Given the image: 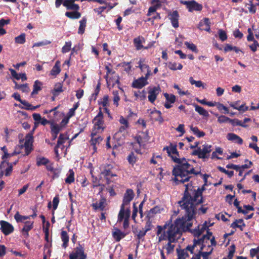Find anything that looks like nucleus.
Instances as JSON below:
<instances>
[{
  "mask_svg": "<svg viewBox=\"0 0 259 259\" xmlns=\"http://www.w3.org/2000/svg\"><path fill=\"white\" fill-rule=\"evenodd\" d=\"M24 224V226L22 228L21 232H29L33 227V222L26 221Z\"/></svg>",
  "mask_w": 259,
  "mask_h": 259,
  "instance_id": "c03bdc74",
  "label": "nucleus"
},
{
  "mask_svg": "<svg viewBox=\"0 0 259 259\" xmlns=\"http://www.w3.org/2000/svg\"><path fill=\"white\" fill-rule=\"evenodd\" d=\"M212 233L210 232V230H207L206 234L203 235L200 238L197 239L195 238L194 239L193 245L187 246L186 249L189 250L192 254L194 253L195 248L198 245H201V249H204V248L208 244V241H209L210 238L212 237Z\"/></svg>",
  "mask_w": 259,
  "mask_h": 259,
  "instance_id": "39448f33",
  "label": "nucleus"
},
{
  "mask_svg": "<svg viewBox=\"0 0 259 259\" xmlns=\"http://www.w3.org/2000/svg\"><path fill=\"white\" fill-rule=\"evenodd\" d=\"M152 228V221L150 219H147V221H146L145 228H143V229H144L145 231L147 232L148 231L151 230Z\"/></svg>",
  "mask_w": 259,
  "mask_h": 259,
  "instance_id": "e2e57ef3",
  "label": "nucleus"
},
{
  "mask_svg": "<svg viewBox=\"0 0 259 259\" xmlns=\"http://www.w3.org/2000/svg\"><path fill=\"white\" fill-rule=\"evenodd\" d=\"M15 42L19 44H24L26 41L25 34L22 33L15 38Z\"/></svg>",
  "mask_w": 259,
  "mask_h": 259,
  "instance_id": "3c124183",
  "label": "nucleus"
},
{
  "mask_svg": "<svg viewBox=\"0 0 259 259\" xmlns=\"http://www.w3.org/2000/svg\"><path fill=\"white\" fill-rule=\"evenodd\" d=\"M230 120V118L224 115L219 116L218 118V121L220 123H225L227 122H229Z\"/></svg>",
  "mask_w": 259,
  "mask_h": 259,
  "instance_id": "0e129e2a",
  "label": "nucleus"
},
{
  "mask_svg": "<svg viewBox=\"0 0 259 259\" xmlns=\"http://www.w3.org/2000/svg\"><path fill=\"white\" fill-rule=\"evenodd\" d=\"M194 107L195 111L200 115H202L206 117L209 116L208 112L204 108L196 104L194 105Z\"/></svg>",
  "mask_w": 259,
  "mask_h": 259,
  "instance_id": "72a5a7b5",
  "label": "nucleus"
},
{
  "mask_svg": "<svg viewBox=\"0 0 259 259\" xmlns=\"http://www.w3.org/2000/svg\"><path fill=\"white\" fill-rule=\"evenodd\" d=\"M168 67L172 70H181L183 68V65L181 64H178L177 66V64L175 62H169L168 64Z\"/></svg>",
  "mask_w": 259,
  "mask_h": 259,
  "instance_id": "09e8293b",
  "label": "nucleus"
},
{
  "mask_svg": "<svg viewBox=\"0 0 259 259\" xmlns=\"http://www.w3.org/2000/svg\"><path fill=\"white\" fill-rule=\"evenodd\" d=\"M187 250L186 248L185 249H177V252L178 255L177 259H186L187 257L189 256V254L187 253ZM188 251H189L188 250Z\"/></svg>",
  "mask_w": 259,
  "mask_h": 259,
  "instance_id": "e433bc0d",
  "label": "nucleus"
},
{
  "mask_svg": "<svg viewBox=\"0 0 259 259\" xmlns=\"http://www.w3.org/2000/svg\"><path fill=\"white\" fill-rule=\"evenodd\" d=\"M74 181V172L71 169L69 170V175L65 180V182L67 184H71Z\"/></svg>",
  "mask_w": 259,
  "mask_h": 259,
  "instance_id": "ea45409f",
  "label": "nucleus"
},
{
  "mask_svg": "<svg viewBox=\"0 0 259 259\" xmlns=\"http://www.w3.org/2000/svg\"><path fill=\"white\" fill-rule=\"evenodd\" d=\"M211 145L205 144L203 145V148L201 149L200 147H198V149L194 150L192 152V155H197L199 158L205 159L208 158L209 157V154L211 151Z\"/></svg>",
  "mask_w": 259,
  "mask_h": 259,
  "instance_id": "6e6552de",
  "label": "nucleus"
},
{
  "mask_svg": "<svg viewBox=\"0 0 259 259\" xmlns=\"http://www.w3.org/2000/svg\"><path fill=\"white\" fill-rule=\"evenodd\" d=\"M14 218L17 223L23 222L24 221L30 219V217L22 215L17 211L15 215Z\"/></svg>",
  "mask_w": 259,
  "mask_h": 259,
  "instance_id": "79ce46f5",
  "label": "nucleus"
},
{
  "mask_svg": "<svg viewBox=\"0 0 259 259\" xmlns=\"http://www.w3.org/2000/svg\"><path fill=\"white\" fill-rule=\"evenodd\" d=\"M208 247L210 249L209 251H202V256L203 259H209V256L213 252V247H210V246H208Z\"/></svg>",
  "mask_w": 259,
  "mask_h": 259,
  "instance_id": "6e6d98bb",
  "label": "nucleus"
},
{
  "mask_svg": "<svg viewBox=\"0 0 259 259\" xmlns=\"http://www.w3.org/2000/svg\"><path fill=\"white\" fill-rule=\"evenodd\" d=\"M50 163V161L49 159L42 156L36 157V165L40 166L41 165H47V164Z\"/></svg>",
  "mask_w": 259,
  "mask_h": 259,
  "instance_id": "473e14b6",
  "label": "nucleus"
},
{
  "mask_svg": "<svg viewBox=\"0 0 259 259\" xmlns=\"http://www.w3.org/2000/svg\"><path fill=\"white\" fill-rule=\"evenodd\" d=\"M161 92V89L159 86H155L153 87H149L148 88V96L149 101L153 103L156 100L157 95Z\"/></svg>",
  "mask_w": 259,
  "mask_h": 259,
  "instance_id": "a211bd4d",
  "label": "nucleus"
},
{
  "mask_svg": "<svg viewBox=\"0 0 259 259\" xmlns=\"http://www.w3.org/2000/svg\"><path fill=\"white\" fill-rule=\"evenodd\" d=\"M218 34L219 38L222 41H224L227 39V35L226 32L222 30V29H219L218 31Z\"/></svg>",
  "mask_w": 259,
  "mask_h": 259,
  "instance_id": "bf43d9fd",
  "label": "nucleus"
},
{
  "mask_svg": "<svg viewBox=\"0 0 259 259\" xmlns=\"http://www.w3.org/2000/svg\"><path fill=\"white\" fill-rule=\"evenodd\" d=\"M137 159V157L135 156L133 152H131L127 157V160L128 163L132 166H134V165L136 163Z\"/></svg>",
  "mask_w": 259,
  "mask_h": 259,
  "instance_id": "37998d69",
  "label": "nucleus"
},
{
  "mask_svg": "<svg viewBox=\"0 0 259 259\" xmlns=\"http://www.w3.org/2000/svg\"><path fill=\"white\" fill-rule=\"evenodd\" d=\"M131 215V209L130 206L126 208L125 210L124 216L123 218L124 221L123 227L124 229H127L129 227V218Z\"/></svg>",
  "mask_w": 259,
  "mask_h": 259,
  "instance_id": "c85d7f7f",
  "label": "nucleus"
},
{
  "mask_svg": "<svg viewBox=\"0 0 259 259\" xmlns=\"http://www.w3.org/2000/svg\"><path fill=\"white\" fill-rule=\"evenodd\" d=\"M68 139V137L67 135L60 134L57 141V147H60V145L64 144Z\"/></svg>",
  "mask_w": 259,
  "mask_h": 259,
  "instance_id": "a19ab883",
  "label": "nucleus"
},
{
  "mask_svg": "<svg viewBox=\"0 0 259 259\" xmlns=\"http://www.w3.org/2000/svg\"><path fill=\"white\" fill-rule=\"evenodd\" d=\"M217 107L220 111L222 112L223 110H224L223 113L224 114H228L229 113V109H228L227 107L225 106L223 104L218 102Z\"/></svg>",
  "mask_w": 259,
  "mask_h": 259,
  "instance_id": "052dcab7",
  "label": "nucleus"
},
{
  "mask_svg": "<svg viewBox=\"0 0 259 259\" xmlns=\"http://www.w3.org/2000/svg\"><path fill=\"white\" fill-rule=\"evenodd\" d=\"M191 130L193 132V134L198 138L203 137L205 135V133L203 131H200L197 126H191Z\"/></svg>",
  "mask_w": 259,
  "mask_h": 259,
  "instance_id": "a18cd8bd",
  "label": "nucleus"
},
{
  "mask_svg": "<svg viewBox=\"0 0 259 259\" xmlns=\"http://www.w3.org/2000/svg\"><path fill=\"white\" fill-rule=\"evenodd\" d=\"M63 6L65 7L68 10H72V11H68L65 13V16L70 19H78L80 18L81 14L79 12L80 7L78 6L77 9H74L70 8L71 5L68 4V5H65V3H62Z\"/></svg>",
  "mask_w": 259,
  "mask_h": 259,
  "instance_id": "f8f14e48",
  "label": "nucleus"
},
{
  "mask_svg": "<svg viewBox=\"0 0 259 259\" xmlns=\"http://www.w3.org/2000/svg\"><path fill=\"white\" fill-rule=\"evenodd\" d=\"M113 104L116 106V107H117L119 105L118 102L120 100V97L118 94V91H113Z\"/></svg>",
  "mask_w": 259,
  "mask_h": 259,
  "instance_id": "4d7b16f0",
  "label": "nucleus"
},
{
  "mask_svg": "<svg viewBox=\"0 0 259 259\" xmlns=\"http://www.w3.org/2000/svg\"><path fill=\"white\" fill-rule=\"evenodd\" d=\"M145 38L141 36H139L138 37L135 38L133 40L134 45L137 50H140L144 48V46L142 45V44L145 42Z\"/></svg>",
  "mask_w": 259,
  "mask_h": 259,
  "instance_id": "cd10ccee",
  "label": "nucleus"
},
{
  "mask_svg": "<svg viewBox=\"0 0 259 259\" xmlns=\"http://www.w3.org/2000/svg\"><path fill=\"white\" fill-rule=\"evenodd\" d=\"M61 129V126H60L57 124H54L53 122L51 124V133L58 134Z\"/></svg>",
  "mask_w": 259,
  "mask_h": 259,
  "instance_id": "864d4df0",
  "label": "nucleus"
},
{
  "mask_svg": "<svg viewBox=\"0 0 259 259\" xmlns=\"http://www.w3.org/2000/svg\"><path fill=\"white\" fill-rule=\"evenodd\" d=\"M61 71L60 62L59 61H57L55 62V65L53 67L50 71V75L56 76Z\"/></svg>",
  "mask_w": 259,
  "mask_h": 259,
  "instance_id": "7c9ffc66",
  "label": "nucleus"
},
{
  "mask_svg": "<svg viewBox=\"0 0 259 259\" xmlns=\"http://www.w3.org/2000/svg\"><path fill=\"white\" fill-rule=\"evenodd\" d=\"M79 26L78 30L79 34H83L84 32L85 28L87 24V18L83 17L81 20L79 21Z\"/></svg>",
  "mask_w": 259,
  "mask_h": 259,
  "instance_id": "4c0bfd02",
  "label": "nucleus"
},
{
  "mask_svg": "<svg viewBox=\"0 0 259 259\" xmlns=\"http://www.w3.org/2000/svg\"><path fill=\"white\" fill-rule=\"evenodd\" d=\"M183 224L181 226L176 223V220L174 223H166L163 226H157L156 234L159 236L158 242L163 240H167L168 242L165 246L167 253L169 254L173 252L175 245L172 243L176 242L180 238L184 231L188 230V227H184Z\"/></svg>",
  "mask_w": 259,
  "mask_h": 259,
  "instance_id": "7ed1b4c3",
  "label": "nucleus"
},
{
  "mask_svg": "<svg viewBox=\"0 0 259 259\" xmlns=\"http://www.w3.org/2000/svg\"><path fill=\"white\" fill-rule=\"evenodd\" d=\"M185 45L188 49L191 50L193 52L198 53V50L197 49V46L195 44L186 41L185 42Z\"/></svg>",
  "mask_w": 259,
  "mask_h": 259,
  "instance_id": "5fc2aeb1",
  "label": "nucleus"
},
{
  "mask_svg": "<svg viewBox=\"0 0 259 259\" xmlns=\"http://www.w3.org/2000/svg\"><path fill=\"white\" fill-rule=\"evenodd\" d=\"M177 148V144L170 143L169 146L163 147V151H166L168 156L171 157L174 162L177 163L172 171V175L175 176L172 180L176 185H179L189 182L192 177V175L197 176L202 174L200 171H197L195 170L194 166L189 163L188 161L190 160L184 157L180 158L172 155L175 154L179 156Z\"/></svg>",
  "mask_w": 259,
  "mask_h": 259,
  "instance_id": "f257e3e1",
  "label": "nucleus"
},
{
  "mask_svg": "<svg viewBox=\"0 0 259 259\" xmlns=\"http://www.w3.org/2000/svg\"><path fill=\"white\" fill-rule=\"evenodd\" d=\"M189 81L192 85L195 84L197 88L202 87L203 89L205 88L202 81L201 80L196 81L192 77L189 78Z\"/></svg>",
  "mask_w": 259,
  "mask_h": 259,
  "instance_id": "8fccbe9b",
  "label": "nucleus"
},
{
  "mask_svg": "<svg viewBox=\"0 0 259 259\" xmlns=\"http://www.w3.org/2000/svg\"><path fill=\"white\" fill-rule=\"evenodd\" d=\"M135 193L132 189H128L124 194L122 203L120 206V209L118 215V221L121 222L123 220L125 206L130 205L131 201L133 199Z\"/></svg>",
  "mask_w": 259,
  "mask_h": 259,
  "instance_id": "423d86ee",
  "label": "nucleus"
},
{
  "mask_svg": "<svg viewBox=\"0 0 259 259\" xmlns=\"http://www.w3.org/2000/svg\"><path fill=\"white\" fill-rule=\"evenodd\" d=\"M24 140H20L19 143L21 144V148H25V154L28 155L32 150V143L33 142V134L29 133L27 134L25 137V141L24 145L23 144Z\"/></svg>",
  "mask_w": 259,
  "mask_h": 259,
  "instance_id": "9d476101",
  "label": "nucleus"
},
{
  "mask_svg": "<svg viewBox=\"0 0 259 259\" xmlns=\"http://www.w3.org/2000/svg\"><path fill=\"white\" fill-rule=\"evenodd\" d=\"M229 123H230L233 126H240L243 127H247V125L242 124V122L238 119H230Z\"/></svg>",
  "mask_w": 259,
  "mask_h": 259,
  "instance_id": "de8ad7c7",
  "label": "nucleus"
},
{
  "mask_svg": "<svg viewBox=\"0 0 259 259\" xmlns=\"http://www.w3.org/2000/svg\"><path fill=\"white\" fill-rule=\"evenodd\" d=\"M149 77V72L146 73L144 77L142 76L134 80L132 83V87L136 89L143 88L144 87L148 84L147 79Z\"/></svg>",
  "mask_w": 259,
  "mask_h": 259,
  "instance_id": "2eb2a0df",
  "label": "nucleus"
},
{
  "mask_svg": "<svg viewBox=\"0 0 259 259\" xmlns=\"http://www.w3.org/2000/svg\"><path fill=\"white\" fill-rule=\"evenodd\" d=\"M163 209V208H161L159 206L156 205L154 206L147 211L146 218L150 219L153 218L155 214L160 213Z\"/></svg>",
  "mask_w": 259,
  "mask_h": 259,
  "instance_id": "393cba45",
  "label": "nucleus"
},
{
  "mask_svg": "<svg viewBox=\"0 0 259 259\" xmlns=\"http://www.w3.org/2000/svg\"><path fill=\"white\" fill-rule=\"evenodd\" d=\"M59 203V195H56L53 199V210H56L57 208L58 204Z\"/></svg>",
  "mask_w": 259,
  "mask_h": 259,
  "instance_id": "69168bd1",
  "label": "nucleus"
},
{
  "mask_svg": "<svg viewBox=\"0 0 259 259\" xmlns=\"http://www.w3.org/2000/svg\"><path fill=\"white\" fill-rule=\"evenodd\" d=\"M94 121H95V123L93 131L102 132L104 129V127L103 126V113L102 112L101 107L99 108V112L97 115L94 118Z\"/></svg>",
  "mask_w": 259,
  "mask_h": 259,
  "instance_id": "9b49d317",
  "label": "nucleus"
},
{
  "mask_svg": "<svg viewBox=\"0 0 259 259\" xmlns=\"http://www.w3.org/2000/svg\"><path fill=\"white\" fill-rule=\"evenodd\" d=\"M99 132L92 131L91 134V140H90L91 145L93 146L94 153L97 151V145H99L103 140V138L97 135V133Z\"/></svg>",
  "mask_w": 259,
  "mask_h": 259,
  "instance_id": "f3484780",
  "label": "nucleus"
},
{
  "mask_svg": "<svg viewBox=\"0 0 259 259\" xmlns=\"http://www.w3.org/2000/svg\"><path fill=\"white\" fill-rule=\"evenodd\" d=\"M166 101L170 102V103H174L176 102V96L173 94H168L167 93L164 94Z\"/></svg>",
  "mask_w": 259,
  "mask_h": 259,
  "instance_id": "603ef678",
  "label": "nucleus"
},
{
  "mask_svg": "<svg viewBox=\"0 0 259 259\" xmlns=\"http://www.w3.org/2000/svg\"><path fill=\"white\" fill-rule=\"evenodd\" d=\"M206 185L204 184L201 188L198 187L196 189L192 182L185 185V190L183 197L178 203L182 209L187 210L190 218L194 215L195 209H197V207L204 202L202 194Z\"/></svg>",
  "mask_w": 259,
  "mask_h": 259,
  "instance_id": "f03ea898",
  "label": "nucleus"
},
{
  "mask_svg": "<svg viewBox=\"0 0 259 259\" xmlns=\"http://www.w3.org/2000/svg\"><path fill=\"white\" fill-rule=\"evenodd\" d=\"M98 103L99 105H102L104 109L109 106V97L107 95H105L102 98L98 100Z\"/></svg>",
  "mask_w": 259,
  "mask_h": 259,
  "instance_id": "2f4dec72",
  "label": "nucleus"
},
{
  "mask_svg": "<svg viewBox=\"0 0 259 259\" xmlns=\"http://www.w3.org/2000/svg\"><path fill=\"white\" fill-rule=\"evenodd\" d=\"M246 226L244 222V221L242 219H236L234 222H233L231 225L230 227L233 229L239 228L241 231H243L244 228Z\"/></svg>",
  "mask_w": 259,
  "mask_h": 259,
  "instance_id": "a878e982",
  "label": "nucleus"
},
{
  "mask_svg": "<svg viewBox=\"0 0 259 259\" xmlns=\"http://www.w3.org/2000/svg\"><path fill=\"white\" fill-rule=\"evenodd\" d=\"M150 118L155 121H159L160 123L163 122V119L161 116V113L160 111L154 110L150 112Z\"/></svg>",
  "mask_w": 259,
  "mask_h": 259,
  "instance_id": "5701e85b",
  "label": "nucleus"
},
{
  "mask_svg": "<svg viewBox=\"0 0 259 259\" xmlns=\"http://www.w3.org/2000/svg\"><path fill=\"white\" fill-rule=\"evenodd\" d=\"M182 4L185 5L189 12L201 11L203 8L202 5L196 2L195 1H182Z\"/></svg>",
  "mask_w": 259,
  "mask_h": 259,
  "instance_id": "dca6fc26",
  "label": "nucleus"
},
{
  "mask_svg": "<svg viewBox=\"0 0 259 259\" xmlns=\"http://www.w3.org/2000/svg\"><path fill=\"white\" fill-rule=\"evenodd\" d=\"M210 21L208 18H205L198 24V28L201 30L209 32L210 30Z\"/></svg>",
  "mask_w": 259,
  "mask_h": 259,
  "instance_id": "4be33fe9",
  "label": "nucleus"
},
{
  "mask_svg": "<svg viewBox=\"0 0 259 259\" xmlns=\"http://www.w3.org/2000/svg\"><path fill=\"white\" fill-rule=\"evenodd\" d=\"M185 214L182 218H179L176 219V223H178L179 226H181V224L183 223L184 227H188V230L184 231V232H190L195 237H198L206 230L205 229L202 228L199 225L194 229H191V227L193 225L192 220L196 218L197 214V209H195V214L192 216V218H190L189 215H188L187 210H184Z\"/></svg>",
  "mask_w": 259,
  "mask_h": 259,
  "instance_id": "20e7f679",
  "label": "nucleus"
},
{
  "mask_svg": "<svg viewBox=\"0 0 259 259\" xmlns=\"http://www.w3.org/2000/svg\"><path fill=\"white\" fill-rule=\"evenodd\" d=\"M249 2V4H246V5H248L250 6V7H248V11H249V13L254 14L256 13V6H257L256 5V4H253L252 3V1H251V0H250Z\"/></svg>",
  "mask_w": 259,
  "mask_h": 259,
  "instance_id": "13d9d810",
  "label": "nucleus"
},
{
  "mask_svg": "<svg viewBox=\"0 0 259 259\" xmlns=\"http://www.w3.org/2000/svg\"><path fill=\"white\" fill-rule=\"evenodd\" d=\"M179 13L176 10L172 12H169L168 14V17L170 20L172 26L175 28L179 27Z\"/></svg>",
  "mask_w": 259,
  "mask_h": 259,
  "instance_id": "aec40b11",
  "label": "nucleus"
},
{
  "mask_svg": "<svg viewBox=\"0 0 259 259\" xmlns=\"http://www.w3.org/2000/svg\"><path fill=\"white\" fill-rule=\"evenodd\" d=\"M13 170V164L3 160L0 164V178L4 175L6 176L11 175Z\"/></svg>",
  "mask_w": 259,
  "mask_h": 259,
  "instance_id": "ddd939ff",
  "label": "nucleus"
},
{
  "mask_svg": "<svg viewBox=\"0 0 259 259\" xmlns=\"http://www.w3.org/2000/svg\"><path fill=\"white\" fill-rule=\"evenodd\" d=\"M127 233L121 232L118 228L115 229V231L112 232V236L116 242H119L121 239L124 238Z\"/></svg>",
  "mask_w": 259,
  "mask_h": 259,
  "instance_id": "bb28decb",
  "label": "nucleus"
},
{
  "mask_svg": "<svg viewBox=\"0 0 259 259\" xmlns=\"http://www.w3.org/2000/svg\"><path fill=\"white\" fill-rule=\"evenodd\" d=\"M21 103L24 106L22 107L20 106V107L21 108H23L28 110H31L33 111L38 108L39 107V105H37L36 106H33L30 103H29L27 101L25 100H23Z\"/></svg>",
  "mask_w": 259,
  "mask_h": 259,
  "instance_id": "c9c22d12",
  "label": "nucleus"
},
{
  "mask_svg": "<svg viewBox=\"0 0 259 259\" xmlns=\"http://www.w3.org/2000/svg\"><path fill=\"white\" fill-rule=\"evenodd\" d=\"M105 69L107 70V72L105 78L106 79L108 85H112V87H114L116 84H118L119 83V79L118 76L116 78H114L113 77L109 78L108 77L110 74L112 75L115 74V71L112 70L108 66H106Z\"/></svg>",
  "mask_w": 259,
  "mask_h": 259,
  "instance_id": "4468645a",
  "label": "nucleus"
},
{
  "mask_svg": "<svg viewBox=\"0 0 259 259\" xmlns=\"http://www.w3.org/2000/svg\"><path fill=\"white\" fill-rule=\"evenodd\" d=\"M235 251V246L233 244L230 246V250L228 255V259H232L234 253Z\"/></svg>",
  "mask_w": 259,
  "mask_h": 259,
  "instance_id": "774afa93",
  "label": "nucleus"
},
{
  "mask_svg": "<svg viewBox=\"0 0 259 259\" xmlns=\"http://www.w3.org/2000/svg\"><path fill=\"white\" fill-rule=\"evenodd\" d=\"M2 150L3 151V152L4 153V155L2 156V159L4 160H5L4 159L5 158H7L8 157H11L12 156H13L18 154V153H17L16 152H14L12 153H8V150L6 146H4L3 147H2Z\"/></svg>",
  "mask_w": 259,
  "mask_h": 259,
  "instance_id": "49530a36",
  "label": "nucleus"
},
{
  "mask_svg": "<svg viewBox=\"0 0 259 259\" xmlns=\"http://www.w3.org/2000/svg\"><path fill=\"white\" fill-rule=\"evenodd\" d=\"M114 166L111 164H105L101 167V174L106 180L107 184L109 185L113 182V177H117V175L113 171Z\"/></svg>",
  "mask_w": 259,
  "mask_h": 259,
  "instance_id": "0eeeda50",
  "label": "nucleus"
},
{
  "mask_svg": "<svg viewBox=\"0 0 259 259\" xmlns=\"http://www.w3.org/2000/svg\"><path fill=\"white\" fill-rule=\"evenodd\" d=\"M71 48V42L68 41L66 42L65 45L62 48V52L63 53H66L68 52Z\"/></svg>",
  "mask_w": 259,
  "mask_h": 259,
  "instance_id": "680f3d73",
  "label": "nucleus"
},
{
  "mask_svg": "<svg viewBox=\"0 0 259 259\" xmlns=\"http://www.w3.org/2000/svg\"><path fill=\"white\" fill-rule=\"evenodd\" d=\"M0 225L1 231L6 236L13 233L14 230L13 226L7 221H1Z\"/></svg>",
  "mask_w": 259,
  "mask_h": 259,
  "instance_id": "6ab92c4d",
  "label": "nucleus"
},
{
  "mask_svg": "<svg viewBox=\"0 0 259 259\" xmlns=\"http://www.w3.org/2000/svg\"><path fill=\"white\" fill-rule=\"evenodd\" d=\"M144 60L140 59L139 62V67L140 68L142 72L146 71V73L149 72V76L151 75V70H150L149 66L146 64L144 63Z\"/></svg>",
  "mask_w": 259,
  "mask_h": 259,
  "instance_id": "58836bf2",
  "label": "nucleus"
},
{
  "mask_svg": "<svg viewBox=\"0 0 259 259\" xmlns=\"http://www.w3.org/2000/svg\"><path fill=\"white\" fill-rule=\"evenodd\" d=\"M87 254L84 252V248L82 245L78 243L72 251L69 254V259H86Z\"/></svg>",
  "mask_w": 259,
  "mask_h": 259,
  "instance_id": "1a4fd4ad",
  "label": "nucleus"
},
{
  "mask_svg": "<svg viewBox=\"0 0 259 259\" xmlns=\"http://www.w3.org/2000/svg\"><path fill=\"white\" fill-rule=\"evenodd\" d=\"M259 46V43L257 40H254L252 44L248 46L249 49L253 52H255L257 50V48Z\"/></svg>",
  "mask_w": 259,
  "mask_h": 259,
  "instance_id": "338daca9",
  "label": "nucleus"
},
{
  "mask_svg": "<svg viewBox=\"0 0 259 259\" xmlns=\"http://www.w3.org/2000/svg\"><path fill=\"white\" fill-rule=\"evenodd\" d=\"M42 83L38 80H36L34 81V84H33V91L31 94V96H33V95L37 94L38 92L41 90V87Z\"/></svg>",
  "mask_w": 259,
  "mask_h": 259,
  "instance_id": "f704fd0d",
  "label": "nucleus"
},
{
  "mask_svg": "<svg viewBox=\"0 0 259 259\" xmlns=\"http://www.w3.org/2000/svg\"><path fill=\"white\" fill-rule=\"evenodd\" d=\"M142 134L143 135V137L141 135H136L134 137L135 140L140 146H141L143 143L148 141L150 139L147 131L146 132H142Z\"/></svg>",
  "mask_w": 259,
  "mask_h": 259,
  "instance_id": "b1692460",
  "label": "nucleus"
},
{
  "mask_svg": "<svg viewBox=\"0 0 259 259\" xmlns=\"http://www.w3.org/2000/svg\"><path fill=\"white\" fill-rule=\"evenodd\" d=\"M107 205L106 199L103 196H101V199L98 202L93 203L92 204L93 208L95 210H100L103 211L105 210L106 206Z\"/></svg>",
  "mask_w": 259,
  "mask_h": 259,
  "instance_id": "412c9836",
  "label": "nucleus"
},
{
  "mask_svg": "<svg viewBox=\"0 0 259 259\" xmlns=\"http://www.w3.org/2000/svg\"><path fill=\"white\" fill-rule=\"evenodd\" d=\"M61 238L63 241L62 246L64 248H66L68 245L69 236L65 231H62L61 232Z\"/></svg>",
  "mask_w": 259,
  "mask_h": 259,
  "instance_id": "c756f323",
  "label": "nucleus"
}]
</instances>
